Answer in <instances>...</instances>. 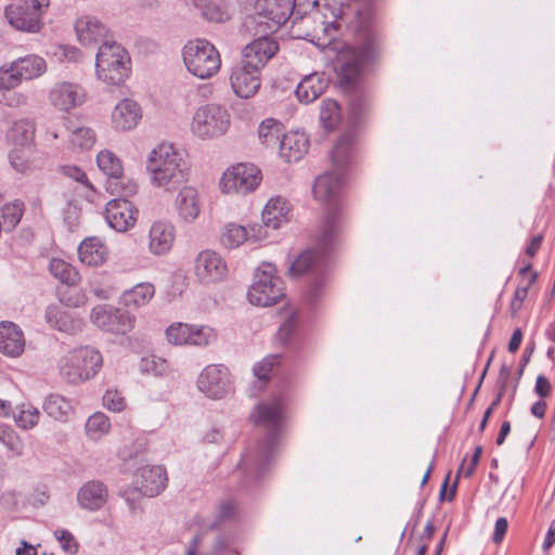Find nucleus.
<instances>
[{"label":"nucleus","instance_id":"58","mask_svg":"<svg viewBox=\"0 0 555 555\" xmlns=\"http://www.w3.org/2000/svg\"><path fill=\"white\" fill-rule=\"evenodd\" d=\"M61 170L66 177L70 178L77 182H80L81 184H85L87 186H91L89 184L86 172L82 169H80L79 167L67 165V166H63L61 168Z\"/></svg>","mask_w":555,"mask_h":555},{"label":"nucleus","instance_id":"12","mask_svg":"<svg viewBox=\"0 0 555 555\" xmlns=\"http://www.w3.org/2000/svg\"><path fill=\"white\" fill-rule=\"evenodd\" d=\"M134 490L122 489L119 494L125 499L131 509L134 508V498L132 496L135 491L144 496L153 498L158 495L167 485L166 469L160 466H144L138 469L134 474Z\"/></svg>","mask_w":555,"mask_h":555},{"label":"nucleus","instance_id":"41","mask_svg":"<svg viewBox=\"0 0 555 555\" xmlns=\"http://www.w3.org/2000/svg\"><path fill=\"white\" fill-rule=\"evenodd\" d=\"M96 163L101 171H103L108 179L120 178L124 168L121 160L116 154L108 150L101 151L96 156Z\"/></svg>","mask_w":555,"mask_h":555},{"label":"nucleus","instance_id":"57","mask_svg":"<svg viewBox=\"0 0 555 555\" xmlns=\"http://www.w3.org/2000/svg\"><path fill=\"white\" fill-rule=\"evenodd\" d=\"M297 320L296 315L292 314L289 315L280 326L278 333H276V339L281 344H286L288 338L292 336L296 328Z\"/></svg>","mask_w":555,"mask_h":555},{"label":"nucleus","instance_id":"16","mask_svg":"<svg viewBox=\"0 0 555 555\" xmlns=\"http://www.w3.org/2000/svg\"><path fill=\"white\" fill-rule=\"evenodd\" d=\"M197 387L210 399L223 398L232 390L229 369L223 364L207 365L197 378Z\"/></svg>","mask_w":555,"mask_h":555},{"label":"nucleus","instance_id":"17","mask_svg":"<svg viewBox=\"0 0 555 555\" xmlns=\"http://www.w3.org/2000/svg\"><path fill=\"white\" fill-rule=\"evenodd\" d=\"M194 271L201 283L211 284L227 276L228 266L218 253L206 249L196 256Z\"/></svg>","mask_w":555,"mask_h":555},{"label":"nucleus","instance_id":"2","mask_svg":"<svg viewBox=\"0 0 555 555\" xmlns=\"http://www.w3.org/2000/svg\"><path fill=\"white\" fill-rule=\"evenodd\" d=\"M146 169L152 183L166 190H173L188 180L186 162L171 144L157 145L149 155Z\"/></svg>","mask_w":555,"mask_h":555},{"label":"nucleus","instance_id":"42","mask_svg":"<svg viewBox=\"0 0 555 555\" xmlns=\"http://www.w3.org/2000/svg\"><path fill=\"white\" fill-rule=\"evenodd\" d=\"M248 238L247 230L240 224L229 223L224 225L220 241L227 248H236Z\"/></svg>","mask_w":555,"mask_h":555},{"label":"nucleus","instance_id":"14","mask_svg":"<svg viewBox=\"0 0 555 555\" xmlns=\"http://www.w3.org/2000/svg\"><path fill=\"white\" fill-rule=\"evenodd\" d=\"M92 323L100 330L116 334L125 335L134 326V318L127 311L114 308L108 305L95 306L90 314Z\"/></svg>","mask_w":555,"mask_h":555},{"label":"nucleus","instance_id":"1","mask_svg":"<svg viewBox=\"0 0 555 555\" xmlns=\"http://www.w3.org/2000/svg\"><path fill=\"white\" fill-rule=\"evenodd\" d=\"M283 409L282 398L275 397L269 402L257 404L250 415L255 424L264 427L268 434L242 457L240 466L244 475L243 486L246 488L260 482L275 457L283 424Z\"/></svg>","mask_w":555,"mask_h":555},{"label":"nucleus","instance_id":"26","mask_svg":"<svg viewBox=\"0 0 555 555\" xmlns=\"http://www.w3.org/2000/svg\"><path fill=\"white\" fill-rule=\"evenodd\" d=\"M150 251L160 256L167 254L175 242V227L170 222L155 221L150 229Z\"/></svg>","mask_w":555,"mask_h":555},{"label":"nucleus","instance_id":"53","mask_svg":"<svg viewBox=\"0 0 555 555\" xmlns=\"http://www.w3.org/2000/svg\"><path fill=\"white\" fill-rule=\"evenodd\" d=\"M54 537L66 553L76 554L78 552V543L68 530L57 529L54 531Z\"/></svg>","mask_w":555,"mask_h":555},{"label":"nucleus","instance_id":"31","mask_svg":"<svg viewBox=\"0 0 555 555\" xmlns=\"http://www.w3.org/2000/svg\"><path fill=\"white\" fill-rule=\"evenodd\" d=\"M22 331L12 322L0 323V351L9 357H18L24 351Z\"/></svg>","mask_w":555,"mask_h":555},{"label":"nucleus","instance_id":"32","mask_svg":"<svg viewBox=\"0 0 555 555\" xmlns=\"http://www.w3.org/2000/svg\"><path fill=\"white\" fill-rule=\"evenodd\" d=\"M291 205L285 197H271L262 210V222L267 228L278 229L288 221Z\"/></svg>","mask_w":555,"mask_h":555},{"label":"nucleus","instance_id":"52","mask_svg":"<svg viewBox=\"0 0 555 555\" xmlns=\"http://www.w3.org/2000/svg\"><path fill=\"white\" fill-rule=\"evenodd\" d=\"M11 166L21 173H26L30 169L29 155L26 150L14 149L9 154Z\"/></svg>","mask_w":555,"mask_h":555},{"label":"nucleus","instance_id":"30","mask_svg":"<svg viewBox=\"0 0 555 555\" xmlns=\"http://www.w3.org/2000/svg\"><path fill=\"white\" fill-rule=\"evenodd\" d=\"M175 205L183 221H194L199 216L202 209L198 191L193 186L182 188L176 197Z\"/></svg>","mask_w":555,"mask_h":555},{"label":"nucleus","instance_id":"4","mask_svg":"<svg viewBox=\"0 0 555 555\" xmlns=\"http://www.w3.org/2000/svg\"><path fill=\"white\" fill-rule=\"evenodd\" d=\"M358 37L359 47L349 48L339 56L338 76L345 87H351L358 81L363 67L374 60L378 48L376 34L371 28H361Z\"/></svg>","mask_w":555,"mask_h":555},{"label":"nucleus","instance_id":"38","mask_svg":"<svg viewBox=\"0 0 555 555\" xmlns=\"http://www.w3.org/2000/svg\"><path fill=\"white\" fill-rule=\"evenodd\" d=\"M155 288L151 283H139L122 294L124 304L127 307L140 308L154 297Z\"/></svg>","mask_w":555,"mask_h":555},{"label":"nucleus","instance_id":"59","mask_svg":"<svg viewBox=\"0 0 555 555\" xmlns=\"http://www.w3.org/2000/svg\"><path fill=\"white\" fill-rule=\"evenodd\" d=\"M507 528H508V522L505 517H500L496 519L495 525H494L493 535H492V541L495 544H500L503 541L505 533L507 531Z\"/></svg>","mask_w":555,"mask_h":555},{"label":"nucleus","instance_id":"34","mask_svg":"<svg viewBox=\"0 0 555 555\" xmlns=\"http://www.w3.org/2000/svg\"><path fill=\"white\" fill-rule=\"evenodd\" d=\"M353 143L354 134L352 132H346L337 139L331 152L332 163L336 169L344 172L351 159Z\"/></svg>","mask_w":555,"mask_h":555},{"label":"nucleus","instance_id":"61","mask_svg":"<svg viewBox=\"0 0 555 555\" xmlns=\"http://www.w3.org/2000/svg\"><path fill=\"white\" fill-rule=\"evenodd\" d=\"M551 383L544 375H539L535 380L534 391L540 398H546L551 393Z\"/></svg>","mask_w":555,"mask_h":555},{"label":"nucleus","instance_id":"46","mask_svg":"<svg viewBox=\"0 0 555 555\" xmlns=\"http://www.w3.org/2000/svg\"><path fill=\"white\" fill-rule=\"evenodd\" d=\"M0 442L12 456L18 457L24 452V442L15 430L9 425H0Z\"/></svg>","mask_w":555,"mask_h":555},{"label":"nucleus","instance_id":"19","mask_svg":"<svg viewBox=\"0 0 555 555\" xmlns=\"http://www.w3.org/2000/svg\"><path fill=\"white\" fill-rule=\"evenodd\" d=\"M138 209L127 198H114L106 204L105 219L117 232H126L137 222Z\"/></svg>","mask_w":555,"mask_h":555},{"label":"nucleus","instance_id":"15","mask_svg":"<svg viewBox=\"0 0 555 555\" xmlns=\"http://www.w3.org/2000/svg\"><path fill=\"white\" fill-rule=\"evenodd\" d=\"M170 344L182 346L191 345L205 347L216 340L217 334L214 328L205 325H192L188 323H173L166 331Z\"/></svg>","mask_w":555,"mask_h":555},{"label":"nucleus","instance_id":"23","mask_svg":"<svg viewBox=\"0 0 555 555\" xmlns=\"http://www.w3.org/2000/svg\"><path fill=\"white\" fill-rule=\"evenodd\" d=\"M108 488L100 480L85 482L77 492L78 505L88 512L102 509L108 501Z\"/></svg>","mask_w":555,"mask_h":555},{"label":"nucleus","instance_id":"29","mask_svg":"<svg viewBox=\"0 0 555 555\" xmlns=\"http://www.w3.org/2000/svg\"><path fill=\"white\" fill-rule=\"evenodd\" d=\"M344 180V172L339 169L320 175L313 185L314 197L320 202H330L335 198L340 190Z\"/></svg>","mask_w":555,"mask_h":555},{"label":"nucleus","instance_id":"37","mask_svg":"<svg viewBox=\"0 0 555 555\" xmlns=\"http://www.w3.org/2000/svg\"><path fill=\"white\" fill-rule=\"evenodd\" d=\"M43 410L50 417L60 422H66L73 413V405L63 396L52 393L44 400Z\"/></svg>","mask_w":555,"mask_h":555},{"label":"nucleus","instance_id":"8","mask_svg":"<svg viewBox=\"0 0 555 555\" xmlns=\"http://www.w3.org/2000/svg\"><path fill=\"white\" fill-rule=\"evenodd\" d=\"M183 63L188 72L198 79H209L221 66L216 47L206 39L188 41L182 49Z\"/></svg>","mask_w":555,"mask_h":555},{"label":"nucleus","instance_id":"25","mask_svg":"<svg viewBox=\"0 0 555 555\" xmlns=\"http://www.w3.org/2000/svg\"><path fill=\"white\" fill-rule=\"evenodd\" d=\"M83 100L82 89L75 83L62 82L50 91V101L60 111L68 112L81 105Z\"/></svg>","mask_w":555,"mask_h":555},{"label":"nucleus","instance_id":"56","mask_svg":"<svg viewBox=\"0 0 555 555\" xmlns=\"http://www.w3.org/2000/svg\"><path fill=\"white\" fill-rule=\"evenodd\" d=\"M103 404L113 412H120L125 408V399L117 390H107L103 396Z\"/></svg>","mask_w":555,"mask_h":555},{"label":"nucleus","instance_id":"43","mask_svg":"<svg viewBox=\"0 0 555 555\" xmlns=\"http://www.w3.org/2000/svg\"><path fill=\"white\" fill-rule=\"evenodd\" d=\"M340 108L336 101L326 99L322 101L320 107V121L327 131L333 130L339 122Z\"/></svg>","mask_w":555,"mask_h":555},{"label":"nucleus","instance_id":"27","mask_svg":"<svg viewBox=\"0 0 555 555\" xmlns=\"http://www.w3.org/2000/svg\"><path fill=\"white\" fill-rule=\"evenodd\" d=\"M280 155L287 163L298 162L308 152L309 140L304 132L282 133L279 142Z\"/></svg>","mask_w":555,"mask_h":555},{"label":"nucleus","instance_id":"44","mask_svg":"<svg viewBox=\"0 0 555 555\" xmlns=\"http://www.w3.org/2000/svg\"><path fill=\"white\" fill-rule=\"evenodd\" d=\"M15 424L22 429L34 428L39 422V411L30 404L16 406V412L11 413Z\"/></svg>","mask_w":555,"mask_h":555},{"label":"nucleus","instance_id":"39","mask_svg":"<svg viewBox=\"0 0 555 555\" xmlns=\"http://www.w3.org/2000/svg\"><path fill=\"white\" fill-rule=\"evenodd\" d=\"M49 270L55 279L67 285H76L80 280L78 271L60 258L51 259Z\"/></svg>","mask_w":555,"mask_h":555},{"label":"nucleus","instance_id":"5","mask_svg":"<svg viewBox=\"0 0 555 555\" xmlns=\"http://www.w3.org/2000/svg\"><path fill=\"white\" fill-rule=\"evenodd\" d=\"M337 233V216L335 212H328L318 236L317 247L306 249L298 255L288 268V275L296 278L308 271L319 272L330 250L336 245Z\"/></svg>","mask_w":555,"mask_h":555},{"label":"nucleus","instance_id":"47","mask_svg":"<svg viewBox=\"0 0 555 555\" xmlns=\"http://www.w3.org/2000/svg\"><path fill=\"white\" fill-rule=\"evenodd\" d=\"M106 190L116 195V198H126L137 193L138 185L134 181L126 179L122 175L120 178H112L106 182Z\"/></svg>","mask_w":555,"mask_h":555},{"label":"nucleus","instance_id":"55","mask_svg":"<svg viewBox=\"0 0 555 555\" xmlns=\"http://www.w3.org/2000/svg\"><path fill=\"white\" fill-rule=\"evenodd\" d=\"M276 362L278 357L272 356L263 359L261 362H258L254 365V374L260 383L267 382L270 378V372L272 371Z\"/></svg>","mask_w":555,"mask_h":555},{"label":"nucleus","instance_id":"51","mask_svg":"<svg viewBox=\"0 0 555 555\" xmlns=\"http://www.w3.org/2000/svg\"><path fill=\"white\" fill-rule=\"evenodd\" d=\"M22 80L13 63H11L9 67L0 68V89L11 91L16 88Z\"/></svg>","mask_w":555,"mask_h":555},{"label":"nucleus","instance_id":"49","mask_svg":"<svg viewBox=\"0 0 555 555\" xmlns=\"http://www.w3.org/2000/svg\"><path fill=\"white\" fill-rule=\"evenodd\" d=\"M23 216L22 204L14 203L4 205L1 209V225L5 231H12L21 221Z\"/></svg>","mask_w":555,"mask_h":555},{"label":"nucleus","instance_id":"60","mask_svg":"<svg viewBox=\"0 0 555 555\" xmlns=\"http://www.w3.org/2000/svg\"><path fill=\"white\" fill-rule=\"evenodd\" d=\"M367 104L363 98H356L350 103V114L354 120H360L366 112Z\"/></svg>","mask_w":555,"mask_h":555},{"label":"nucleus","instance_id":"11","mask_svg":"<svg viewBox=\"0 0 555 555\" xmlns=\"http://www.w3.org/2000/svg\"><path fill=\"white\" fill-rule=\"evenodd\" d=\"M230 127V115L217 104H207L196 109L191 130L201 139L222 135Z\"/></svg>","mask_w":555,"mask_h":555},{"label":"nucleus","instance_id":"62","mask_svg":"<svg viewBox=\"0 0 555 555\" xmlns=\"http://www.w3.org/2000/svg\"><path fill=\"white\" fill-rule=\"evenodd\" d=\"M4 100L9 106H21L26 103L27 98L23 93L9 91V94H4Z\"/></svg>","mask_w":555,"mask_h":555},{"label":"nucleus","instance_id":"48","mask_svg":"<svg viewBox=\"0 0 555 555\" xmlns=\"http://www.w3.org/2000/svg\"><path fill=\"white\" fill-rule=\"evenodd\" d=\"M95 141V132L89 127L77 128L70 134V144L73 149H77L79 151L90 150L94 145Z\"/></svg>","mask_w":555,"mask_h":555},{"label":"nucleus","instance_id":"54","mask_svg":"<svg viewBox=\"0 0 555 555\" xmlns=\"http://www.w3.org/2000/svg\"><path fill=\"white\" fill-rule=\"evenodd\" d=\"M535 280H537V273L535 272L530 273V276H529L527 283L525 285H519L516 288L514 298L511 302V308L514 312L518 311L521 308L522 302L528 295V289L535 282Z\"/></svg>","mask_w":555,"mask_h":555},{"label":"nucleus","instance_id":"10","mask_svg":"<svg viewBox=\"0 0 555 555\" xmlns=\"http://www.w3.org/2000/svg\"><path fill=\"white\" fill-rule=\"evenodd\" d=\"M49 5L50 0H18L5 8V18L17 30L37 33Z\"/></svg>","mask_w":555,"mask_h":555},{"label":"nucleus","instance_id":"35","mask_svg":"<svg viewBox=\"0 0 555 555\" xmlns=\"http://www.w3.org/2000/svg\"><path fill=\"white\" fill-rule=\"evenodd\" d=\"M12 63L16 68L18 77L23 80L35 79L41 76L47 69L46 61L35 54L20 57Z\"/></svg>","mask_w":555,"mask_h":555},{"label":"nucleus","instance_id":"18","mask_svg":"<svg viewBox=\"0 0 555 555\" xmlns=\"http://www.w3.org/2000/svg\"><path fill=\"white\" fill-rule=\"evenodd\" d=\"M253 31L259 35V38L244 48L241 62L261 72L267 62L279 51V43L270 38L269 34Z\"/></svg>","mask_w":555,"mask_h":555},{"label":"nucleus","instance_id":"64","mask_svg":"<svg viewBox=\"0 0 555 555\" xmlns=\"http://www.w3.org/2000/svg\"><path fill=\"white\" fill-rule=\"evenodd\" d=\"M555 543V521L550 526L546 535L543 541L542 548L544 552H548V550L554 545Z\"/></svg>","mask_w":555,"mask_h":555},{"label":"nucleus","instance_id":"13","mask_svg":"<svg viewBox=\"0 0 555 555\" xmlns=\"http://www.w3.org/2000/svg\"><path fill=\"white\" fill-rule=\"evenodd\" d=\"M261 179V172L255 165L238 164L223 173L220 188L224 193L247 194L258 188Z\"/></svg>","mask_w":555,"mask_h":555},{"label":"nucleus","instance_id":"24","mask_svg":"<svg viewBox=\"0 0 555 555\" xmlns=\"http://www.w3.org/2000/svg\"><path fill=\"white\" fill-rule=\"evenodd\" d=\"M49 325L60 332L74 335L82 330V320L63 305H51L46 310Z\"/></svg>","mask_w":555,"mask_h":555},{"label":"nucleus","instance_id":"45","mask_svg":"<svg viewBox=\"0 0 555 555\" xmlns=\"http://www.w3.org/2000/svg\"><path fill=\"white\" fill-rule=\"evenodd\" d=\"M111 423L108 417L101 412L91 415L86 423V433L92 440H99L109 431Z\"/></svg>","mask_w":555,"mask_h":555},{"label":"nucleus","instance_id":"36","mask_svg":"<svg viewBox=\"0 0 555 555\" xmlns=\"http://www.w3.org/2000/svg\"><path fill=\"white\" fill-rule=\"evenodd\" d=\"M8 139L16 146L29 149L35 140V124L29 119L15 121L8 131Z\"/></svg>","mask_w":555,"mask_h":555},{"label":"nucleus","instance_id":"6","mask_svg":"<svg viewBox=\"0 0 555 555\" xmlns=\"http://www.w3.org/2000/svg\"><path fill=\"white\" fill-rule=\"evenodd\" d=\"M130 56L121 44L104 41L95 56V74L107 86L124 85L130 73Z\"/></svg>","mask_w":555,"mask_h":555},{"label":"nucleus","instance_id":"20","mask_svg":"<svg viewBox=\"0 0 555 555\" xmlns=\"http://www.w3.org/2000/svg\"><path fill=\"white\" fill-rule=\"evenodd\" d=\"M75 30L79 42L86 47H100L104 41H114L106 25L92 15H82L77 18Z\"/></svg>","mask_w":555,"mask_h":555},{"label":"nucleus","instance_id":"9","mask_svg":"<svg viewBox=\"0 0 555 555\" xmlns=\"http://www.w3.org/2000/svg\"><path fill=\"white\" fill-rule=\"evenodd\" d=\"M284 296L283 281L276 275L271 263H263L255 273L247 297L251 305L268 307L276 304Z\"/></svg>","mask_w":555,"mask_h":555},{"label":"nucleus","instance_id":"40","mask_svg":"<svg viewBox=\"0 0 555 555\" xmlns=\"http://www.w3.org/2000/svg\"><path fill=\"white\" fill-rule=\"evenodd\" d=\"M283 133V125L273 118L263 120L258 129L260 141L267 146H276Z\"/></svg>","mask_w":555,"mask_h":555},{"label":"nucleus","instance_id":"7","mask_svg":"<svg viewBox=\"0 0 555 555\" xmlns=\"http://www.w3.org/2000/svg\"><path fill=\"white\" fill-rule=\"evenodd\" d=\"M102 363V354L96 349L89 346L79 347L61 358L60 375L67 383L78 385L94 377Z\"/></svg>","mask_w":555,"mask_h":555},{"label":"nucleus","instance_id":"28","mask_svg":"<svg viewBox=\"0 0 555 555\" xmlns=\"http://www.w3.org/2000/svg\"><path fill=\"white\" fill-rule=\"evenodd\" d=\"M330 80L324 73L306 75L297 86L296 96L301 103H312L328 87Z\"/></svg>","mask_w":555,"mask_h":555},{"label":"nucleus","instance_id":"50","mask_svg":"<svg viewBox=\"0 0 555 555\" xmlns=\"http://www.w3.org/2000/svg\"><path fill=\"white\" fill-rule=\"evenodd\" d=\"M203 15L210 22H224L230 18V12L224 3L209 1L205 4Z\"/></svg>","mask_w":555,"mask_h":555},{"label":"nucleus","instance_id":"63","mask_svg":"<svg viewBox=\"0 0 555 555\" xmlns=\"http://www.w3.org/2000/svg\"><path fill=\"white\" fill-rule=\"evenodd\" d=\"M521 339H522V332L520 328H516L513 332L512 337L509 339L508 347H507L508 351L513 352V353L516 352L519 349Z\"/></svg>","mask_w":555,"mask_h":555},{"label":"nucleus","instance_id":"22","mask_svg":"<svg viewBox=\"0 0 555 555\" xmlns=\"http://www.w3.org/2000/svg\"><path fill=\"white\" fill-rule=\"evenodd\" d=\"M141 119L142 108L140 104L128 98L119 101L111 115L112 127L119 132L133 130L138 127Z\"/></svg>","mask_w":555,"mask_h":555},{"label":"nucleus","instance_id":"33","mask_svg":"<svg viewBox=\"0 0 555 555\" xmlns=\"http://www.w3.org/2000/svg\"><path fill=\"white\" fill-rule=\"evenodd\" d=\"M106 247L96 237H89L81 242L78 256L82 263L89 267L101 266L106 259Z\"/></svg>","mask_w":555,"mask_h":555},{"label":"nucleus","instance_id":"3","mask_svg":"<svg viewBox=\"0 0 555 555\" xmlns=\"http://www.w3.org/2000/svg\"><path fill=\"white\" fill-rule=\"evenodd\" d=\"M255 13L244 20L247 30L271 34L296 14H301V3L294 0H256Z\"/></svg>","mask_w":555,"mask_h":555},{"label":"nucleus","instance_id":"21","mask_svg":"<svg viewBox=\"0 0 555 555\" xmlns=\"http://www.w3.org/2000/svg\"><path fill=\"white\" fill-rule=\"evenodd\" d=\"M260 73L242 62L234 65L230 75V83L234 93L242 99L254 96L260 88Z\"/></svg>","mask_w":555,"mask_h":555}]
</instances>
